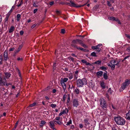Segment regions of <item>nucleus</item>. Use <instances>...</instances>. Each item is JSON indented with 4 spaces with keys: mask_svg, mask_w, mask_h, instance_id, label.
I'll use <instances>...</instances> for the list:
<instances>
[{
    "mask_svg": "<svg viewBox=\"0 0 130 130\" xmlns=\"http://www.w3.org/2000/svg\"><path fill=\"white\" fill-rule=\"evenodd\" d=\"M115 21H116V22H117L119 24H121L120 22V21L117 18H116V20H115Z\"/></svg>",
    "mask_w": 130,
    "mask_h": 130,
    "instance_id": "obj_52",
    "label": "nucleus"
},
{
    "mask_svg": "<svg viewBox=\"0 0 130 130\" xmlns=\"http://www.w3.org/2000/svg\"><path fill=\"white\" fill-rule=\"evenodd\" d=\"M72 123V120L71 119H70V120L68 122H67L66 124V125H69L70 124H71Z\"/></svg>",
    "mask_w": 130,
    "mask_h": 130,
    "instance_id": "obj_43",
    "label": "nucleus"
},
{
    "mask_svg": "<svg viewBox=\"0 0 130 130\" xmlns=\"http://www.w3.org/2000/svg\"><path fill=\"white\" fill-rule=\"evenodd\" d=\"M91 55L94 56V57H96V53L94 52H93L91 53Z\"/></svg>",
    "mask_w": 130,
    "mask_h": 130,
    "instance_id": "obj_40",
    "label": "nucleus"
},
{
    "mask_svg": "<svg viewBox=\"0 0 130 130\" xmlns=\"http://www.w3.org/2000/svg\"><path fill=\"white\" fill-rule=\"evenodd\" d=\"M5 74L6 77L7 78H8L10 76L11 74L8 73H5Z\"/></svg>",
    "mask_w": 130,
    "mask_h": 130,
    "instance_id": "obj_20",
    "label": "nucleus"
},
{
    "mask_svg": "<svg viewBox=\"0 0 130 130\" xmlns=\"http://www.w3.org/2000/svg\"><path fill=\"white\" fill-rule=\"evenodd\" d=\"M68 110L67 108H66L62 112L63 114H67L68 112Z\"/></svg>",
    "mask_w": 130,
    "mask_h": 130,
    "instance_id": "obj_33",
    "label": "nucleus"
},
{
    "mask_svg": "<svg viewBox=\"0 0 130 130\" xmlns=\"http://www.w3.org/2000/svg\"><path fill=\"white\" fill-rule=\"evenodd\" d=\"M101 87L103 88L104 89L105 88V83L103 82L101 83Z\"/></svg>",
    "mask_w": 130,
    "mask_h": 130,
    "instance_id": "obj_27",
    "label": "nucleus"
},
{
    "mask_svg": "<svg viewBox=\"0 0 130 130\" xmlns=\"http://www.w3.org/2000/svg\"><path fill=\"white\" fill-rule=\"evenodd\" d=\"M103 72L102 71L98 72L97 73V75L99 76H101L103 74Z\"/></svg>",
    "mask_w": 130,
    "mask_h": 130,
    "instance_id": "obj_22",
    "label": "nucleus"
},
{
    "mask_svg": "<svg viewBox=\"0 0 130 130\" xmlns=\"http://www.w3.org/2000/svg\"><path fill=\"white\" fill-rule=\"evenodd\" d=\"M33 5L34 7H37L38 6L37 5L36 3H34Z\"/></svg>",
    "mask_w": 130,
    "mask_h": 130,
    "instance_id": "obj_63",
    "label": "nucleus"
},
{
    "mask_svg": "<svg viewBox=\"0 0 130 130\" xmlns=\"http://www.w3.org/2000/svg\"><path fill=\"white\" fill-rule=\"evenodd\" d=\"M77 40L78 42L81 45L83 44V42L82 40L77 39Z\"/></svg>",
    "mask_w": 130,
    "mask_h": 130,
    "instance_id": "obj_35",
    "label": "nucleus"
},
{
    "mask_svg": "<svg viewBox=\"0 0 130 130\" xmlns=\"http://www.w3.org/2000/svg\"><path fill=\"white\" fill-rule=\"evenodd\" d=\"M60 117H56L55 118V119L56 120H57L58 121H60Z\"/></svg>",
    "mask_w": 130,
    "mask_h": 130,
    "instance_id": "obj_57",
    "label": "nucleus"
},
{
    "mask_svg": "<svg viewBox=\"0 0 130 130\" xmlns=\"http://www.w3.org/2000/svg\"><path fill=\"white\" fill-rule=\"evenodd\" d=\"M77 85L78 87H82L84 85L87 84V82L86 79L85 78L82 79H78L76 82Z\"/></svg>",
    "mask_w": 130,
    "mask_h": 130,
    "instance_id": "obj_2",
    "label": "nucleus"
},
{
    "mask_svg": "<svg viewBox=\"0 0 130 130\" xmlns=\"http://www.w3.org/2000/svg\"><path fill=\"white\" fill-rule=\"evenodd\" d=\"M50 106L51 107L53 108L56 107V105L55 104H51Z\"/></svg>",
    "mask_w": 130,
    "mask_h": 130,
    "instance_id": "obj_46",
    "label": "nucleus"
},
{
    "mask_svg": "<svg viewBox=\"0 0 130 130\" xmlns=\"http://www.w3.org/2000/svg\"><path fill=\"white\" fill-rule=\"evenodd\" d=\"M4 59L5 60L7 61L9 59V57L8 55V51L5 50L4 53Z\"/></svg>",
    "mask_w": 130,
    "mask_h": 130,
    "instance_id": "obj_9",
    "label": "nucleus"
},
{
    "mask_svg": "<svg viewBox=\"0 0 130 130\" xmlns=\"http://www.w3.org/2000/svg\"><path fill=\"white\" fill-rule=\"evenodd\" d=\"M2 60H3V58H2V55H0V63L1 64H2Z\"/></svg>",
    "mask_w": 130,
    "mask_h": 130,
    "instance_id": "obj_41",
    "label": "nucleus"
},
{
    "mask_svg": "<svg viewBox=\"0 0 130 130\" xmlns=\"http://www.w3.org/2000/svg\"><path fill=\"white\" fill-rule=\"evenodd\" d=\"M74 92L77 94H78L79 93V91L78 89L76 88L75 89Z\"/></svg>",
    "mask_w": 130,
    "mask_h": 130,
    "instance_id": "obj_36",
    "label": "nucleus"
},
{
    "mask_svg": "<svg viewBox=\"0 0 130 130\" xmlns=\"http://www.w3.org/2000/svg\"><path fill=\"white\" fill-rule=\"evenodd\" d=\"M126 118L128 120H130V110L126 114Z\"/></svg>",
    "mask_w": 130,
    "mask_h": 130,
    "instance_id": "obj_13",
    "label": "nucleus"
},
{
    "mask_svg": "<svg viewBox=\"0 0 130 130\" xmlns=\"http://www.w3.org/2000/svg\"><path fill=\"white\" fill-rule=\"evenodd\" d=\"M72 105L73 107H77L79 105L78 99H73L72 101Z\"/></svg>",
    "mask_w": 130,
    "mask_h": 130,
    "instance_id": "obj_7",
    "label": "nucleus"
},
{
    "mask_svg": "<svg viewBox=\"0 0 130 130\" xmlns=\"http://www.w3.org/2000/svg\"><path fill=\"white\" fill-rule=\"evenodd\" d=\"M15 48L14 47H13L12 48H10L9 49V51H13L14 50Z\"/></svg>",
    "mask_w": 130,
    "mask_h": 130,
    "instance_id": "obj_54",
    "label": "nucleus"
},
{
    "mask_svg": "<svg viewBox=\"0 0 130 130\" xmlns=\"http://www.w3.org/2000/svg\"><path fill=\"white\" fill-rule=\"evenodd\" d=\"M70 100V98L69 96H68V97L67 101V103H69Z\"/></svg>",
    "mask_w": 130,
    "mask_h": 130,
    "instance_id": "obj_53",
    "label": "nucleus"
},
{
    "mask_svg": "<svg viewBox=\"0 0 130 130\" xmlns=\"http://www.w3.org/2000/svg\"><path fill=\"white\" fill-rule=\"evenodd\" d=\"M36 104L35 103H33L30 105H29V107H32L35 106Z\"/></svg>",
    "mask_w": 130,
    "mask_h": 130,
    "instance_id": "obj_45",
    "label": "nucleus"
},
{
    "mask_svg": "<svg viewBox=\"0 0 130 130\" xmlns=\"http://www.w3.org/2000/svg\"><path fill=\"white\" fill-rule=\"evenodd\" d=\"M116 18L113 17H108V19L110 20L114 21H115Z\"/></svg>",
    "mask_w": 130,
    "mask_h": 130,
    "instance_id": "obj_24",
    "label": "nucleus"
},
{
    "mask_svg": "<svg viewBox=\"0 0 130 130\" xmlns=\"http://www.w3.org/2000/svg\"><path fill=\"white\" fill-rule=\"evenodd\" d=\"M36 25V24H35L33 25L31 27V28H34V27H35Z\"/></svg>",
    "mask_w": 130,
    "mask_h": 130,
    "instance_id": "obj_62",
    "label": "nucleus"
},
{
    "mask_svg": "<svg viewBox=\"0 0 130 130\" xmlns=\"http://www.w3.org/2000/svg\"><path fill=\"white\" fill-rule=\"evenodd\" d=\"M70 3H68L67 4L69 5V6L71 7H79L84 6V5L78 6L77 5L74 3L71 0H69Z\"/></svg>",
    "mask_w": 130,
    "mask_h": 130,
    "instance_id": "obj_6",
    "label": "nucleus"
},
{
    "mask_svg": "<svg viewBox=\"0 0 130 130\" xmlns=\"http://www.w3.org/2000/svg\"><path fill=\"white\" fill-rule=\"evenodd\" d=\"M68 77L70 79H72L73 78V75L72 74V73H70L69 74Z\"/></svg>",
    "mask_w": 130,
    "mask_h": 130,
    "instance_id": "obj_32",
    "label": "nucleus"
},
{
    "mask_svg": "<svg viewBox=\"0 0 130 130\" xmlns=\"http://www.w3.org/2000/svg\"><path fill=\"white\" fill-rule=\"evenodd\" d=\"M99 102L101 107L104 109L106 107L107 104L105 100L102 98H101L100 99Z\"/></svg>",
    "mask_w": 130,
    "mask_h": 130,
    "instance_id": "obj_3",
    "label": "nucleus"
},
{
    "mask_svg": "<svg viewBox=\"0 0 130 130\" xmlns=\"http://www.w3.org/2000/svg\"><path fill=\"white\" fill-rule=\"evenodd\" d=\"M84 121L85 125H87L89 124H90V123L89 122L88 119H84Z\"/></svg>",
    "mask_w": 130,
    "mask_h": 130,
    "instance_id": "obj_19",
    "label": "nucleus"
},
{
    "mask_svg": "<svg viewBox=\"0 0 130 130\" xmlns=\"http://www.w3.org/2000/svg\"><path fill=\"white\" fill-rule=\"evenodd\" d=\"M18 123H19V121H17V122L15 123V126H14V128H16L17 125H18Z\"/></svg>",
    "mask_w": 130,
    "mask_h": 130,
    "instance_id": "obj_49",
    "label": "nucleus"
},
{
    "mask_svg": "<svg viewBox=\"0 0 130 130\" xmlns=\"http://www.w3.org/2000/svg\"><path fill=\"white\" fill-rule=\"evenodd\" d=\"M100 69L103 70H106L107 69V68L106 67H105L104 66H102L100 67Z\"/></svg>",
    "mask_w": 130,
    "mask_h": 130,
    "instance_id": "obj_39",
    "label": "nucleus"
},
{
    "mask_svg": "<svg viewBox=\"0 0 130 130\" xmlns=\"http://www.w3.org/2000/svg\"><path fill=\"white\" fill-rule=\"evenodd\" d=\"M9 16V15H7L5 20L4 25L5 26L7 27V26L8 23V20Z\"/></svg>",
    "mask_w": 130,
    "mask_h": 130,
    "instance_id": "obj_10",
    "label": "nucleus"
},
{
    "mask_svg": "<svg viewBox=\"0 0 130 130\" xmlns=\"http://www.w3.org/2000/svg\"><path fill=\"white\" fill-rule=\"evenodd\" d=\"M126 50L128 52H130V47H129L127 48L126 49Z\"/></svg>",
    "mask_w": 130,
    "mask_h": 130,
    "instance_id": "obj_64",
    "label": "nucleus"
},
{
    "mask_svg": "<svg viewBox=\"0 0 130 130\" xmlns=\"http://www.w3.org/2000/svg\"><path fill=\"white\" fill-rule=\"evenodd\" d=\"M21 17V15L20 14H18L17 15V21H19L20 20V18Z\"/></svg>",
    "mask_w": 130,
    "mask_h": 130,
    "instance_id": "obj_28",
    "label": "nucleus"
},
{
    "mask_svg": "<svg viewBox=\"0 0 130 130\" xmlns=\"http://www.w3.org/2000/svg\"><path fill=\"white\" fill-rule=\"evenodd\" d=\"M56 63H54V64H53V70H54L55 69V67H56Z\"/></svg>",
    "mask_w": 130,
    "mask_h": 130,
    "instance_id": "obj_59",
    "label": "nucleus"
},
{
    "mask_svg": "<svg viewBox=\"0 0 130 130\" xmlns=\"http://www.w3.org/2000/svg\"><path fill=\"white\" fill-rule=\"evenodd\" d=\"M77 42H78L77 40V39L73 40L72 41V44L71 45L72 46V44H73L74 45H75V44H77Z\"/></svg>",
    "mask_w": 130,
    "mask_h": 130,
    "instance_id": "obj_29",
    "label": "nucleus"
},
{
    "mask_svg": "<svg viewBox=\"0 0 130 130\" xmlns=\"http://www.w3.org/2000/svg\"><path fill=\"white\" fill-rule=\"evenodd\" d=\"M108 92L109 94H111L112 93V91L110 88H109L108 90Z\"/></svg>",
    "mask_w": 130,
    "mask_h": 130,
    "instance_id": "obj_37",
    "label": "nucleus"
},
{
    "mask_svg": "<svg viewBox=\"0 0 130 130\" xmlns=\"http://www.w3.org/2000/svg\"><path fill=\"white\" fill-rule=\"evenodd\" d=\"M22 48V46H20L19 48H18V50H15V53H18L19 52V51L20 50H21V48Z\"/></svg>",
    "mask_w": 130,
    "mask_h": 130,
    "instance_id": "obj_23",
    "label": "nucleus"
},
{
    "mask_svg": "<svg viewBox=\"0 0 130 130\" xmlns=\"http://www.w3.org/2000/svg\"><path fill=\"white\" fill-rule=\"evenodd\" d=\"M101 61H96L94 63H93V64H100L101 63Z\"/></svg>",
    "mask_w": 130,
    "mask_h": 130,
    "instance_id": "obj_34",
    "label": "nucleus"
},
{
    "mask_svg": "<svg viewBox=\"0 0 130 130\" xmlns=\"http://www.w3.org/2000/svg\"><path fill=\"white\" fill-rule=\"evenodd\" d=\"M14 30V27L13 26H11L9 30V33H11L13 32Z\"/></svg>",
    "mask_w": 130,
    "mask_h": 130,
    "instance_id": "obj_17",
    "label": "nucleus"
},
{
    "mask_svg": "<svg viewBox=\"0 0 130 130\" xmlns=\"http://www.w3.org/2000/svg\"><path fill=\"white\" fill-rule=\"evenodd\" d=\"M68 80V78H61L60 80V82H63L65 83Z\"/></svg>",
    "mask_w": 130,
    "mask_h": 130,
    "instance_id": "obj_14",
    "label": "nucleus"
},
{
    "mask_svg": "<svg viewBox=\"0 0 130 130\" xmlns=\"http://www.w3.org/2000/svg\"><path fill=\"white\" fill-rule=\"evenodd\" d=\"M55 123L54 121H51L49 123V126L52 128H54L55 126Z\"/></svg>",
    "mask_w": 130,
    "mask_h": 130,
    "instance_id": "obj_11",
    "label": "nucleus"
},
{
    "mask_svg": "<svg viewBox=\"0 0 130 130\" xmlns=\"http://www.w3.org/2000/svg\"><path fill=\"white\" fill-rule=\"evenodd\" d=\"M60 83L63 87V89L65 90L66 88V85L63 82H60Z\"/></svg>",
    "mask_w": 130,
    "mask_h": 130,
    "instance_id": "obj_21",
    "label": "nucleus"
},
{
    "mask_svg": "<svg viewBox=\"0 0 130 130\" xmlns=\"http://www.w3.org/2000/svg\"><path fill=\"white\" fill-rule=\"evenodd\" d=\"M46 122L43 121H41V123L40 124V125L41 126H42L44 125L46 123Z\"/></svg>",
    "mask_w": 130,
    "mask_h": 130,
    "instance_id": "obj_30",
    "label": "nucleus"
},
{
    "mask_svg": "<svg viewBox=\"0 0 130 130\" xmlns=\"http://www.w3.org/2000/svg\"><path fill=\"white\" fill-rule=\"evenodd\" d=\"M89 87L92 88H94V84L92 82H90L89 83Z\"/></svg>",
    "mask_w": 130,
    "mask_h": 130,
    "instance_id": "obj_16",
    "label": "nucleus"
},
{
    "mask_svg": "<svg viewBox=\"0 0 130 130\" xmlns=\"http://www.w3.org/2000/svg\"><path fill=\"white\" fill-rule=\"evenodd\" d=\"M101 45L102 44H99L96 46H93L92 47V48L93 49L97 50L98 49H99L100 48Z\"/></svg>",
    "mask_w": 130,
    "mask_h": 130,
    "instance_id": "obj_12",
    "label": "nucleus"
},
{
    "mask_svg": "<svg viewBox=\"0 0 130 130\" xmlns=\"http://www.w3.org/2000/svg\"><path fill=\"white\" fill-rule=\"evenodd\" d=\"M1 77V75L0 74V85L1 86H3L5 85V77L3 79Z\"/></svg>",
    "mask_w": 130,
    "mask_h": 130,
    "instance_id": "obj_8",
    "label": "nucleus"
},
{
    "mask_svg": "<svg viewBox=\"0 0 130 130\" xmlns=\"http://www.w3.org/2000/svg\"><path fill=\"white\" fill-rule=\"evenodd\" d=\"M2 21V17L0 14V24Z\"/></svg>",
    "mask_w": 130,
    "mask_h": 130,
    "instance_id": "obj_60",
    "label": "nucleus"
},
{
    "mask_svg": "<svg viewBox=\"0 0 130 130\" xmlns=\"http://www.w3.org/2000/svg\"><path fill=\"white\" fill-rule=\"evenodd\" d=\"M23 0H21V2L18 5H17V6L18 7L20 6L23 4Z\"/></svg>",
    "mask_w": 130,
    "mask_h": 130,
    "instance_id": "obj_42",
    "label": "nucleus"
},
{
    "mask_svg": "<svg viewBox=\"0 0 130 130\" xmlns=\"http://www.w3.org/2000/svg\"><path fill=\"white\" fill-rule=\"evenodd\" d=\"M107 4L109 6H110L111 5L110 2L109 1H107Z\"/></svg>",
    "mask_w": 130,
    "mask_h": 130,
    "instance_id": "obj_55",
    "label": "nucleus"
},
{
    "mask_svg": "<svg viewBox=\"0 0 130 130\" xmlns=\"http://www.w3.org/2000/svg\"><path fill=\"white\" fill-rule=\"evenodd\" d=\"M61 32L62 34H64L65 32V30L64 29H62L61 30Z\"/></svg>",
    "mask_w": 130,
    "mask_h": 130,
    "instance_id": "obj_47",
    "label": "nucleus"
},
{
    "mask_svg": "<svg viewBox=\"0 0 130 130\" xmlns=\"http://www.w3.org/2000/svg\"><path fill=\"white\" fill-rule=\"evenodd\" d=\"M17 59L18 61L21 60V61H22L23 60V59L22 58H20V57H19L17 58Z\"/></svg>",
    "mask_w": 130,
    "mask_h": 130,
    "instance_id": "obj_56",
    "label": "nucleus"
},
{
    "mask_svg": "<svg viewBox=\"0 0 130 130\" xmlns=\"http://www.w3.org/2000/svg\"><path fill=\"white\" fill-rule=\"evenodd\" d=\"M24 33V32L22 30H21L20 31V34L21 35H22Z\"/></svg>",
    "mask_w": 130,
    "mask_h": 130,
    "instance_id": "obj_61",
    "label": "nucleus"
},
{
    "mask_svg": "<svg viewBox=\"0 0 130 130\" xmlns=\"http://www.w3.org/2000/svg\"><path fill=\"white\" fill-rule=\"evenodd\" d=\"M81 45L83 46L84 48H86L87 47V46L85 44H84L83 43V44H82Z\"/></svg>",
    "mask_w": 130,
    "mask_h": 130,
    "instance_id": "obj_58",
    "label": "nucleus"
},
{
    "mask_svg": "<svg viewBox=\"0 0 130 130\" xmlns=\"http://www.w3.org/2000/svg\"><path fill=\"white\" fill-rule=\"evenodd\" d=\"M72 46L74 47H75L78 49L79 50H80L81 51H84L85 49H84V48H81L80 47H78L76 45H74L73 44H72Z\"/></svg>",
    "mask_w": 130,
    "mask_h": 130,
    "instance_id": "obj_15",
    "label": "nucleus"
},
{
    "mask_svg": "<svg viewBox=\"0 0 130 130\" xmlns=\"http://www.w3.org/2000/svg\"><path fill=\"white\" fill-rule=\"evenodd\" d=\"M81 62L84 63H86L87 61L84 59L82 60L81 61Z\"/></svg>",
    "mask_w": 130,
    "mask_h": 130,
    "instance_id": "obj_51",
    "label": "nucleus"
},
{
    "mask_svg": "<svg viewBox=\"0 0 130 130\" xmlns=\"http://www.w3.org/2000/svg\"><path fill=\"white\" fill-rule=\"evenodd\" d=\"M130 83V80L126 79L125 82L123 83L121 88V89L122 90H124L126 87L128 86Z\"/></svg>",
    "mask_w": 130,
    "mask_h": 130,
    "instance_id": "obj_4",
    "label": "nucleus"
},
{
    "mask_svg": "<svg viewBox=\"0 0 130 130\" xmlns=\"http://www.w3.org/2000/svg\"><path fill=\"white\" fill-rule=\"evenodd\" d=\"M130 83V80L126 79L125 82L123 83L121 88V89L122 90H124L126 87L128 86Z\"/></svg>",
    "mask_w": 130,
    "mask_h": 130,
    "instance_id": "obj_5",
    "label": "nucleus"
},
{
    "mask_svg": "<svg viewBox=\"0 0 130 130\" xmlns=\"http://www.w3.org/2000/svg\"><path fill=\"white\" fill-rule=\"evenodd\" d=\"M56 12L57 14L58 15H59V14L61 13L60 12V11L58 10H56Z\"/></svg>",
    "mask_w": 130,
    "mask_h": 130,
    "instance_id": "obj_50",
    "label": "nucleus"
},
{
    "mask_svg": "<svg viewBox=\"0 0 130 130\" xmlns=\"http://www.w3.org/2000/svg\"><path fill=\"white\" fill-rule=\"evenodd\" d=\"M69 60H71L72 62H74V58L71 57H69L68 58Z\"/></svg>",
    "mask_w": 130,
    "mask_h": 130,
    "instance_id": "obj_38",
    "label": "nucleus"
},
{
    "mask_svg": "<svg viewBox=\"0 0 130 130\" xmlns=\"http://www.w3.org/2000/svg\"><path fill=\"white\" fill-rule=\"evenodd\" d=\"M116 60H111L110 61V63L112 64V65H116L115 64H116Z\"/></svg>",
    "mask_w": 130,
    "mask_h": 130,
    "instance_id": "obj_26",
    "label": "nucleus"
},
{
    "mask_svg": "<svg viewBox=\"0 0 130 130\" xmlns=\"http://www.w3.org/2000/svg\"><path fill=\"white\" fill-rule=\"evenodd\" d=\"M103 77L105 80L108 79V77L107 75V72L106 71V72H105L103 74Z\"/></svg>",
    "mask_w": 130,
    "mask_h": 130,
    "instance_id": "obj_18",
    "label": "nucleus"
},
{
    "mask_svg": "<svg viewBox=\"0 0 130 130\" xmlns=\"http://www.w3.org/2000/svg\"><path fill=\"white\" fill-rule=\"evenodd\" d=\"M111 69L112 70H113L115 69V66L114 65H112V66H111Z\"/></svg>",
    "mask_w": 130,
    "mask_h": 130,
    "instance_id": "obj_48",
    "label": "nucleus"
},
{
    "mask_svg": "<svg viewBox=\"0 0 130 130\" xmlns=\"http://www.w3.org/2000/svg\"><path fill=\"white\" fill-rule=\"evenodd\" d=\"M14 8H15L14 6H12V7L11 9V10H10V11H9V12L8 13L7 15H9V16L10 13L12 11V10L13 9H14Z\"/></svg>",
    "mask_w": 130,
    "mask_h": 130,
    "instance_id": "obj_25",
    "label": "nucleus"
},
{
    "mask_svg": "<svg viewBox=\"0 0 130 130\" xmlns=\"http://www.w3.org/2000/svg\"><path fill=\"white\" fill-rule=\"evenodd\" d=\"M67 98V95H64L63 98V101L64 102L65 99Z\"/></svg>",
    "mask_w": 130,
    "mask_h": 130,
    "instance_id": "obj_44",
    "label": "nucleus"
},
{
    "mask_svg": "<svg viewBox=\"0 0 130 130\" xmlns=\"http://www.w3.org/2000/svg\"><path fill=\"white\" fill-rule=\"evenodd\" d=\"M54 122L55 123V122H56L57 123V124H58L59 125H61V122L60 120L57 121L54 120Z\"/></svg>",
    "mask_w": 130,
    "mask_h": 130,
    "instance_id": "obj_31",
    "label": "nucleus"
},
{
    "mask_svg": "<svg viewBox=\"0 0 130 130\" xmlns=\"http://www.w3.org/2000/svg\"><path fill=\"white\" fill-rule=\"evenodd\" d=\"M114 119L116 123L119 125H123L125 124V121L122 117L119 116L114 117Z\"/></svg>",
    "mask_w": 130,
    "mask_h": 130,
    "instance_id": "obj_1",
    "label": "nucleus"
}]
</instances>
